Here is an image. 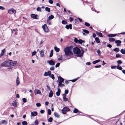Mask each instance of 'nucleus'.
<instances>
[{
	"label": "nucleus",
	"instance_id": "nucleus-1",
	"mask_svg": "<svg viewBox=\"0 0 125 125\" xmlns=\"http://www.w3.org/2000/svg\"><path fill=\"white\" fill-rule=\"evenodd\" d=\"M73 48V46L71 45L69 47H66L64 48V51L66 56H71L73 55V53L72 51Z\"/></svg>",
	"mask_w": 125,
	"mask_h": 125
},
{
	"label": "nucleus",
	"instance_id": "nucleus-2",
	"mask_svg": "<svg viewBox=\"0 0 125 125\" xmlns=\"http://www.w3.org/2000/svg\"><path fill=\"white\" fill-rule=\"evenodd\" d=\"M10 60H8V61H5L2 62L1 66L2 67H10Z\"/></svg>",
	"mask_w": 125,
	"mask_h": 125
},
{
	"label": "nucleus",
	"instance_id": "nucleus-3",
	"mask_svg": "<svg viewBox=\"0 0 125 125\" xmlns=\"http://www.w3.org/2000/svg\"><path fill=\"white\" fill-rule=\"evenodd\" d=\"M70 111L69 108L66 107H64L62 110V112L63 114H65L67 111Z\"/></svg>",
	"mask_w": 125,
	"mask_h": 125
},
{
	"label": "nucleus",
	"instance_id": "nucleus-4",
	"mask_svg": "<svg viewBox=\"0 0 125 125\" xmlns=\"http://www.w3.org/2000/svg\"><path fill=\"white\" fill-rule=\"evenodd\" d=\"M84 52L83 50H80V51L78 52V53L76 54L78 57H81L83 55V53Z\"/></svg>",
	"mask_w": 125,
	"mask_h": 125
},
{
	"label": "nucleus",
	"instance_id": "nucleus-5",
	"mask_svg": "<svg viewBox=\"0 0 125 125\" xmlns=\"http://www.w3.org/2000/svg\"><path fill=\"white\" fill-rule=\"evenodd\" d=\"M80 48L78 47H75L73 49V52L74 54H76L80 50Z\"/></svg>",
	"mask_w": 125,
	"mask_h": 125
},
{
	"label": "nucleus",
	"instance_id": "nucleus-6",
	"mask_svg": "<svg viewBox=\"0 0 125 125\" xmlns=\"http://www.w3.org/2000/svg\"><path fill=\"white\" fill-rule=\"evenodd\" d=\"M42 27L43 28L44 31L45 32H48L49 29L46 24H44L42 26Z\"/></svg>",
	"mask_w": 125,
	"mask_h": 125
},
{
	"label": "nucleus",
	"instance_id": "nucleus-7",
	"mask_svg": "<svg viewBox=\"0 0 125 125\" xmlns=\"http://www.w3.org/2000/svg\"><path fill=\"white\" fill-rule=\"evenodd\" d=\"M10 67L15 65L17 63V62L16 61H13L11 60H10Z\"/></svg>",
	"mask_w": 125,
	"mask_h": 125
},
{
	"label": "nucleus",
	"instance_id": "nucleus-8",
	"mask_svg": "<svg viewBox=\"0 0 125 125\" xmlns=\"http://www.w3.org/2000/svg\"><path fill=\"white\" fill-rule=\"evenodd\" d=\"M47 62L49 64L51 65H54L55 64V62L53 61L52 60H51L50 61H47Z\"/></svg>",
	"mask_w": 125,
	"mask_h": 125
},
{
	"label": "nucleus",
	"instance_id": "nucleus-9",
	"mask_svg": "<svg viewBox=\"0 0 125 125\" xmlns=\"http://www.w3.org/2000/svg\"><path fill=\"white\" fill-rule=\"evenodd\" d=\"M37 15H36L35 14H31V18L33 19H37L38 18H37Z\"/></svg>",
	"mask_w": 125,
	"mask_h": 125
},
{
	"label": "nucleus",
	"instance_id": "nucleus-10",
	"mask_svg": "<svg viewBox=\"0 0 125 125\" xmlns=\"http://www.w3.org/2000/svg\"><path fill=\"white\" fill-rule=\"evenodd\" d=\"M38 114L37 113L36 111H33L31 112V116L32 117V116H36Z\"/></svg>",
	"mask_w": 125,
	"mask_h": 125
},
{
	"label": "nucleus",
	"instance_id": "nucleus-11",
	"mask_svg": "<svg viewBox=\"0 0 125 125\" xmlns=\"http://www.w3.org/2000/svg\"><path fill=\"white\" fill-rule=\"evenodd\" d=\"M51 72L50 71H48L47 72H45L44 74V75L45 76H49L51 75Z\"/></svg>",
	"mask_w": 125,
	"mask_h": 125
},
{
	"label": "nucleus",
	"instance_id": "nucleus-12",
	"mask_svg": "<svg viewBox=\"0 0 125 125\" xmlns=\"http://www.w3.org/2000/svg\"><path fill=\"white\" fill-rule=\"evenodd\" d=\"M115 42L117 44L116 45L117 46H119L120 45V44L121 43V41L120 40H117L115 41Z\"/></svg>",
	"mask_w": 125,
	"mask_h": 125
},
{
	"label": "nucleus",
	"instance_id": "nucleus-13",
	"mask_svg": "<svg viewBox=\"0 0 125 125\" xmlns=\"http://www.w3.org/2000/svg\"><path fill=\"white\" fill-rule=\"evenodd\" d=\"M72 24H70L69 25H67L65 26V28L67 29H68L69 28L70 29H72Z\"/></svg>",
	"mask_w": 125,
	"mask_h": 125
},
{
	"label": "nucleus",
	"instance_id": "nucleus-14",
	"mask_svg": "<svg viewBox=\"0 0 125 125\" xmlns=\"http://www.w3.org/2000/svg\"><path fill=\"white\" fill-rule=\"evenodd\" d=\"M63 98V100L65 101H68V98L66 97V95L65 94H62Z\"/></svg>",
	"mask_w": 125,
	"mask_h": 125
},
{
	"label": "nucleus",
	"instance_id": "nucleus-15",
	"mask_svg": "<svg viewBox=\"0 0 125 125\" xmlns=\"http://www.w3.org/2000/svg\"><path fill=\"white\" fill-rule=\"evenodd\" d=\"M17 102L15 100L13 101V102L12 105L14 107H17Z\"/></svg>",
	"mask_w": 125,
	"mask_h": 125
},
{
	"label": "nucleus",
	"instance_id": "nucleus-16",
	"mask_svg": "<svg viewBox=\"0 0 125 125\" xmlns=\"http://www.w3.org/2000/svg\"><path fill=\"white\" fill-rule=\"evenodd\" d=\"M117 35V34H109L108 35V36L109 37H114Z\"/></svg>",
	"mask_w": 125,
	"mask_h": 125
},
{
	"label": "nucleus",
	"instance_id": "nucleus-17",
	"mask_svg": "<svg viewBox=\"0 0 125 125\" xmlns=\"http://www.w3.org/2000/svg\"><path fill=\"white\" fill-rule=\"evenodd\" d=\"M61 92V90L60 88L58 89V91L56 92V95L57 96H59L60 94V92Z\"/></svg>",
	"mask_w": 125,
	"mask_h": 125
},
{
	"label": "nucleus",
	"instance_id": "nucleus-18",
	"mask_svg": "<svg viewBox=\"0 0 125 125\" xmlns=\"http://www.w3.org/2000/svg\"><path fill=\"white\" fill-rule=\"evenodd\" d=\"M5 52V49H3L1 50V53L0 54V57L2 56L4 54V53Z\"/></svg>",
	"mask_w": 125,
	"mask_h": 125
},
{
	"label": "nucleus",
	"instance_id": "nucleus-19",
	"mask_svg": "<svg viewBox=\"0 0 125 125\" xmlns=\"http://www.w3.org/2000/svg\"><path fill=\"white\" fill-rule=\"evenodd\" d=\"M39 52L40 55L41 57H43L44 56V52L43 50H42L41 51H39Z\"/></svg>",
	"mask_w": 125,
	"mask_h": 125
},
{
	"label": "nucleus",
	"instance_id": "nucleus-20",
	"mask_svg": "<svg viewBox=\"0 0 125 125\" xmlns=\"http://www.w3.org/2000/svg\"><path fill=\"white\" fill-rule=\"evenodd\" d=\"M8 11H10L12 12L14 14H15L16 13V10H14L13 8H11L8 10Z\"/></svg>",
	"mask_w": 125,
	"mask_h": 125
},
{
	"label": "nucleus",
	"instance_id": "nucleus-21",
	"mask_svg": "<svg viewBox=\"0 0 125 125\" xmlns=\"http://www.w3.org/2000/svg\"><path fill=\"white\" fill-rule=\"evenodd\" d=\"M53 95V93L52 90L50 91V92L48 96L50 97H52Z\"/></svg>",
	"mask_w": 125,
	"mask_h": 125
},
{
	"label": "nucleus",
	"instance_id": "nucleus-22",
	"mask_svg": "<svg viewBox=\"0 0 125 125\" xmlns=\"http://www.w3.org/2000/svg\"><path fill=\"white\" fill-rule=\"evenodd\" d=\"M73 112L75 113H77L78 112V114H79L80 113H81V112H78V110L76 108H75L74 110L73 111Z\"/></svg>",
	"mask_w": 125,
	"mask_h": 125
},
{
	"label": "nucleus",
	"instance_id": "nucleus-23",
	"mask_svg": "<svg viewBox=\"0 0 125 125\" xmlns=\"http://www.w3.org/2000/svg\"><path fill=\"white\" fill-rule=\"evenodd\" d=\"M109 40L110 42H114L115 41V39L112 38H109Z\"/></svg>",
	"mask_w": 125,
	"mask_h": 125
},
{
	"label": "nucleus",
	"instance_id": "nucleus-24",
	"mask_svg": "<svg viewBox=\"0 0 125 125\" xmlns=\"http://www.w3.org/2000/svg\"><path fill=\"white\" fill-rule=\"evenodd\" d=\"M19 78V77L18 76H17V78L16 80V83L17 86L19 84L20 82L18 80Z\"/></svg>",
	"mask_w": 125,
	"mask_h": 125
},
{
	"label": "nucleus",
	"instance_id": "nucleus-25",
	"mask_svg": "<svg viewBox=\"0 0 125 125\" xmlns=\"http://www.w3.org/2000/svg\"><path fill=\"white\" fill-rule=\"evenodd\" d=\"M41 93L40 91L39 90H35V94H38L39 93Z\"/></svg>",
	"mask_w": 125,
	"mask_h": 125
},
{
	"label": "nucleus",
	"instance_id": "nucleus-26",
	"mask_svg": "<svg viewBox=\"0 0 125 125\" xmlns=\"http://www.w3.org/2000/svg\"><path fill=\"white\" fill-rule=\"evenodd\" d=\"M100 60L99 59L95 61H94L93 62V63L94 64H95L97 63H98L100 61Z\"/></svg>",
	"mask_w": 125,
	"mask_h": 125
},
{
	"label": "nucleus",
	"instance_id": "nucleus-27",
	"mask_svg": "<svg viewBox=\"0 0 125 125\" xmlns=\"http://www.w3.org/2000/svg\"><path fill=\"white\" fill-rule=\"evenodd\" d=\"M95 40L97 43H99L100 42V40L98 38L96 37L95 38Z\"/></svg>",
	"mask_w": 125,
	"mask_h": 125
},
{
	"label": "nucleus",
	"instance_id": "nucleus-28",
	"mask_svg": "<svg viewBox=\"0 0 125 125\" xmlns=\"http://www.w3.org/2000/svg\"><path fill=\"white\" fill-rule=\"evenodd\" d=\"M59 78V81L61 82H63V81H64V79L63 78H62L61 76L59 77H58V78Z\"/></svg>",
	"mask_w": 125,
	"mask_h": 125
},
{
	"label": "nucleus",
	"instance_id": "nucleus-29",
	"mask_svg": "<svg viewBox=\"0 0 125 125\" xmlns=\"http://www.w3.org/2000/svg\"><path fill=\"white\" fill-rule=\"evenodd\" d=\"M54 116L58 118L60 117V115H59L58 113H57L55 112L54 113Z\"/></svg>",
	"mask_w": 125,
	"mask_h": 125
},
{
	"label": "nucleus",
	"instance_id": "nucleus-30",
	"mask_svg": "<svg viewBox=\"0 0 125 125\" xmlns=\"http://www.w3.org/2000/svg\"><path fill=\"white\" fill-rule=\"evenodd\" d=\"M96 33L100 37H103V34L101 33L97 32Z\"/></svg>",
	"mask_w": 125,
	"mask_h": 125
},
{
	"label": "nucleus",
	"instance_id": "nucleus-31",
	"mask_svg": "<svg viewBox=\"0 0 125 125\" xmlns=\"http://www.w3.org/2000/svg\"><path fill=\"white\" fill-rule=\"evenodd\" d=\"M83 31L85 33L88 34L89 33V31L86 29H83Z\"/></svg>",
	"mask_w": 125,
	"mask_h": 125
},
{
	"label": "nucleus",
	"instance_id": "nucleus-32",
	"mask_svg": "<svg viewBox=\"0 0 125 125\" xmlns=\"http://www.w3.org/2000/svg\"><path fill=\"white\" fill-rule=\"evenodd\" d=\"M121 52L123 54H125V49H121L120 50Z\"/></svg>",
	"mask_w": 125,
	"mask_h": 125
},
{
	"label": "nucleus",
	"instance_id": "nucleus-33",
	"mask_svg": "<svg viewBox=\"0 0 125 125\" xmlns=\"http://www.w3.org/2000/svg\"><path fill=\"white\" fill-rule=\"evenodd\" d=\"M54 49L55 51L57 52H58L60 51L59 49L56 47H54Z\"/></svg>",
	"mask_w": 125,
	"mask_h": 125
},
{
	"label": "nucleus",
	"instance_id": "nucleus-34",
	"mask_svg": "<svg viewBox=\"0 0 125 125\" xmlns=\"http://www.w3.org/2000/svg\"><path fill=\"white\" fill-rule=\"evenodd\" d=\"M45 10L46 11L48 12H50V9L48 7H46L45 8Z\"/></svg>",
	"mask_w": 125,
	"mask_h": 125
},
{
	"label": "nucleus",
	"instance_id": "nucleus-35",
	"mask_svg": "<svg viewBox=\"0 0 125 125\" xmlns=\"http://www.w3.org/2000/svg\"><path fill=\"white\" fill-rule=\"evenodd\" d=\"M53 50H51L50 54L49 55V57H51L53 56Z\"/></svg>",
	"mask_w": 125,
	"mask_h": 125
},
{
	"label": "nucleus",
	"instance_id": "nucleus-36",
	"mask_svg": "<svg viewBox=\"0 0 125 125\" xmlns=\"http://www.w3.org/2000/svg\"><path fill=\"white\" fill-rule=\"evenodd\" d=\"M113 50L115 52H118L119 51V49L118 48H117L114 49Z\"/></svg>",
	"mask_w": 125,
	"mask_h": 125
},
{
	"label": "nucleus",
	"instance_id": "nucleus-37",
	"mask_svg": "<svg viewBox=\"0 0 125 125\" xmlns=\"http://www.w3.org/2000/svg\"><path fill=\"white\" fill-rule=\"evenodd\" d=\"M62 24H66L67 23V22L65 20H62Z\"/></svg>",
	"mask_w": 125,
	"mask_h": 125
},
{
	"label": "nucleus",
	"instance_id": "nucleus-38",
	"mask_svg": "<svg viewBox=\"0 0 125 125\" xmlns=\"http://www.w3.org/2000/svg\"><path fill=\"white\" fill-rule=\"evenodd\" d=\"M49 76L50 77L52 78L53 79H54L55 78L54 75L53 74L51 73V75H50Z\"/></svg>",
	"mask_w": 125,
	"mask_h": 125
},
{
	"label": "nucleus",
	"instance_id": "nucleus-39",
	"mask_svg": "<svg viewBox=\"0 0 125 125\" xmlns=\"http://www.w3.org/2000/svg\"><path fill=\"white\" fill-rule=\"evenodd\" d=\"M54 18V16L53 15H51L48 17V19L49 20H52Z\"/></svg>",
	"mask_w": 125,
	"mask_h": 125
},
{
	"label": "nucleus",
	"instance_id": "nucleus-40",
	"mask_svg": "<svg viewBox=\"0 0 125 125\" xmlns=\"http://www.w3.org/2000/svg\"><path fill=\"white\" fill-rule=\"evenodd\" d=\"M52 118L51 117H50V118H49L48 120V121L50 122H52Z\"/></svg>",
	"mask_w": 125,
	"mask_h": 125
},
{
	"label": "nucleus",
	"instance_id": "nucleus-41",
	"mask_svg": "<svg viewBox=\"0 0 125 125\" xmlns=\"http://www.w3.org/2000/svg\"><path fill=\"white\" fill-rule=\"evenodd\" d=\"M84 25L87 27H89L90 26V24L87 22H85L84 23Z\"/></svg>",
	"mask_w": 125,
	"mask_h": 125
},
{
	"label": "nucleus",
	"instance_id": "nucleus-42",
	"mask_svg": "<svg viewBox=\"0 0 125 125\" xmlns=\"http://www.w3.org/2000/svg\"><path fill=\"white\" fill-rule=\"evenodd\" d=\"M117 68V69H118L119 70H121L122 69V68L119 65H118L116 66Z\"/></svg>",
	"mask_w": 125,
	"mask_h": 125
},
{
	"label": "nucleus",
	"instance_id": "nucleus-43",
	"mask_svg": "<svg viewBox=\"0 0 125 125\" xmlns=\"http://www.w3.org/2000/svg\"><path fill=\"white\" fill-rule=\"evenodd\" d=\"M78 79V78H77L76 79H75L73 80H70L71 81L73 82H74L76 81Z\"/></svg>",
	"mask_w": 125,
	"mask_h": 125
},
{
	"label": "nucleus",
	"instance_id": "nucleus-44",
	"mask_svg": "<svg viewBox=\"0 0 125 125\" xmlns=\"http://www.w3.org/2000/svg\"><path fill=\"white\" fill-rule=\"evenodd\" d=\"M78 42L79 44H82L83 42V40L81 39H80L78 40Z\"/></svg>",
	"mask_w": 125,
	"mask_h": 125
},
{
	"label": "nucleus",
	"instance_id": "nucleus-45",
	"mask_svg": "<svg viewBox=\"0 0 125 125\" xmlns=\"http://www.w3.org/2000/svg\"><path fill=\"white\" fill-rule=\"evenodd\" d=\"M22 125H27V122L26 121H23L22 122Z\"/></svg>",
	"mask_w": 125,
	"mask_h": 125
},
{
	"label": "nucleus",
	"instance_id": "nucleus-46",
	"mask_svg": "<svg viewBox=\"0 0 125 125\" xmlns=\"http://www.w3.org/2000/svg\"><path fill=\"white\" fill-rule=\"evenodd\" d=\"M117 62L118 64L119 65H120L122 63V61L120 60L118 61Z\"/></svg>",
	"mask_w": 125,
	"mask_h": 125
},
{
	"label": "nucleus",
	"instance_id": "nucleus-47",
	"mask_svg": "<svg viewBox=\"0 0 125 125\" xmlns=\"http://www.w3.org/2000/svg\"><path fill=\"white\" fill-rule=\"evenodd\" d=\"M116 58H118L119 57L121 58V55L119 54H117L116 55Z\"/></svg>",
	"mask_w": 125,
	"mask_h": 125
},
{
	"label": "nucleus",
	"instance_id": "nucleus-48",
	"mask_svg": "<svg viewBox=\"0 0 125 125\" xmlns=\"http://www.w3.org/2000/svg\"><path fill=\"white\" fill-rule=\"evenodd\" d=\"M48 114L49 115H50L51 114V112L50 109H48Z\"/></svg>",
	"mask_w": 125,
	"mask_h": 125
},
{
	"label": "nucleus",
	"instance_id": "nucleus-49",
	"mask_svg": "<svg viewBox=\"0 0 125 125\" xmlns=\"http://www.w3.org/2000/svg\"><path fill=\"white\" fill-rule=\"evenodd\" d=\"M36 10L37 11H42L41 8L39 7L37 8Z\"/></svg>",
	"mask_w": 125,
	"mask_h": 125
},
{
	"label": "nucleus",
	"instance_id": "nucleus-50",
	"mask_svg": "<svg viewBox=\"0 0 125 125\" xmlns=\"http://www.w3.org/2000/svg\"><path fill=\"white\" fill-rule=\"evenodd\" d=\"M36 105L38 107L40 106L41 104L39 103H37L36 104Z\"/></svg>",
	"mask_w": 125,
	"mask_h": 125
},
{
	"label": "nucleus",
	"instance_id": "nucleus-51",
	"mask_svg": "<svg viewBox=\"0 0 125 125\" xmlns=\"http://www.w3.org/2000/svg\"><path fill=\"white\" fill-rule=\"evenodd\" d=\"M78 40L77 38H75L74 39V41L76 43H77L78 42Z\"/></svg>",
	"mask_w": 125,
	"mask_h": 125
},
{
	"label": "nucleus",
	"instance_id": "nucleus-52",
	"mask_svg": "<svg viewBox=\"0 0 125 125\" xmlns=\"http://www.w3.org/2000/svg\"><path fill=\"white\" fill-rule=\"evenodd\" d=\"M97 52L98 53V55H101V52L99 50L97 51Z\"/></svg>",
	"mask_w": 125,
	"mask_h": 125
},
{
	"label": "nucleus",
	"instance_id": "nucleus-53",
	"mask_svg": "<svg viewBox=\"0 0 125 125\" xmlns=\"http://www.w3.org/2000/svg\"><path fill=\"white\" fill-rule=\"evenodd\" d=\"M60 64V63H57L55 65V67L56 68H57L59 67Z\"/></svg>",
	"mask_w": 125,
	"mask_h": 125
},
{
	"label": "nucleus",
	"instance_id": "nucleus-54",
	"mask_svg": "<svg viewBox=\"0 0 125 125\" xmlns=\"http://www.w3.org/2000/svg\"><path fill=\"white\" fill-rule=\"evenodd\" d=\"M73 18H72L71 17H69V20L71 22V21H73Z\"/></svg>",
	"mask_w": 125,
	"mask_h": 125
},
{
	"label": "nucleus",
	"instance_id": "nucleus-55",
	"mask_svg": "<svg viewBox=\"0 0 125 125\" xmlns=\"http://www.w3.org/2000/svg\"><path fill=\"white\" fill-rule=\"evenodd\" d=\"M22 100L24 103H26L27 102L26 99L25 98H24L22 99Z\"/></svg>",
	"mask_w": 125,
	"mask_h": 125
},
{
	"label": "nucleus",
	"instance_id": "nucleus-56",
	"mask_svg": "<svg viewBox=\"0 0 125 125\" xmlns=\"http://www.w3.org/2000/svg\"><path fill=\"white\" fill-rule=\"evenodd\" d=\"M2 123L3 124H6L7 123V121L5 120H2Z\"/></svg>",
	"mask_w": 125,
	"mask_h": 125
},
{
	"label": "nucleus",
	"instance_id": "nucleus-57",
	"mask_svg": "<svg viewBox=\"0 0 125 125\" xmlns=\"http://www.w3.org/2000/svg\"><path fill=\"white\" fill-rule=\"evenodd\" d=\"M62 82H61L59 81V83H58V86H60L61 85V84H62Z\"/></svg>",
	"mask_w": 125,
	"mask_h": 125
},
{
	"label": "nucleus",
	"instance_id": "nucleus-58",
	"mask_svg": "<svg viewBox=\"0 0 125 125\" xmlns=\"http://www.w3.org/2000/svg\"><path fill=\"white\" fill-rule=\"evenodd\" d=\"M36 53V52L35 51H34L33 52H32L31 53L32 56H33L34 55H35Z\"/></svg>",
	"mask_w": 125,
	"mask_h": 125
},
{
	"label": "nucleus",
	"instance_id": "nucleus-59",
	"mask_svg": "<svg viewBox=\"0 0 125 125\" xmlns=\"http://www.w3.org/2000/svg\"><path fill=\"white\" fill-rule=\"evenodd\" d=\"M34 124L36 125H37L38 124V121L37 120H35L34 122Z\"/></svg>",
	"mask_w": 125,
	"mask_h": 125
},
{
	"label": "nucleus",
	"instance_id": "nucleus-60",
	"mask_svg": "<svg viewBox=\"0 0 125 125\" xmlns=\"http://www.w3.org/2000/svg\"><path fill=\"white\" fill-rule=\"evenodd\" d=\"M101 67V65H96L95 66V68H100Z\"/></svg>",
	"mask_w": 125,
	"mask_h": 125
},
{
	"label": "nucleus",
	"instance_id": "nucleus-61",
	"mask_svg": "<svg viewBox=\"0 0 125 125\" xmlns=\"http://www.w3.org/2000/svg\"><path fill=\"white\" fill-rule=\"evenodd\" d=\"M54 67L53 66H52V67H50V69L52 71V70H54Z\"/></svg>",
	"mask_w": 125,
	"mask_h": 125
},
{
	"label": "nucleus",
	"instance_id": "nucleus-62",
	"mask_svg": "<svg viewBox=\"0 0 125 125\" xmlns=\"http://www.w3.org/2000/svg\"><path fill=\"white\" fill-rule=\"evenodd\" d=\"M69 91L68 90H66L65 91V94H67L68 93Z\"/></svg>",
	"mask_w": 125,
	"mask_h": 125
},
{
	"label": "nucleus",
	"instance_id": "nucleus-63",
	"mask_svg": "<svg viewBox=\"0 0 125 125\" xmlns=\"http://www.w3.org/2000/svg\"><path fill=\"white\" fill-rule=\"evenodd\" d=\"M0 9L2 10H4L5 9V8L3 7L0 6Z\"/></svg>",
	"mask_w": 125,
	"mask_h": 125
},
{
	"label": "nucleus",
	"instance_id": "nucleus-64",
	"mask_svg": "<svg viewBox=\"0 0 125 125\" xmlns=\"http://www.w3.org/2000/svg\"><path fill=\"white\" fill-rule=\"evenodd\" d=\"M116 66H112L111 67V68L112 69H115L116 68Z\"/></svg>",
	"mask_w": 125,
	"mask_h": 125
}]
</instances>
